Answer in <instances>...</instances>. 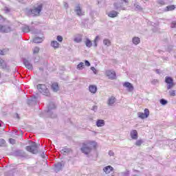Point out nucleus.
<instances>
[{"label":"nucleus","mask_w":176,"mask_h":176,"mask_svg":"<svg viewBox=\"0 0 176 176\" xmlns=\"http://www.w3.org/2000/svg\"><path fill=\"white\" fill-rule=\"evenodd\" d=\"M89 146L90 148H96V146H97V143H96V142H91L87 143V144H84L82 148H81V151L85 155L90 153V151H91V149H90Z\"/></svg>","instance_id":"nucleus-1"},{"label":"nucleus","mask_w":176,"mask_h":176,"mask_svg":"<svg viewBox=\"0 0 176 176\" xmlns=\"http://www.w3.org/2000/svg\"><path fill=\"white\" fill-rule=\"evenodd\" d=\"M42 10V4L34 6V9L31 10V14L33 16H39Z\"/></svg>","instance_id":"nucleus-2"},{"label":"nucleus","mask_w":176,"mask_h":176,"mask_svg":"<svg viewBox=\"0 0 176 176\" xmlns=\"http://www.w3.org/2000/svg\"><path fill=\"white\" fill-rule=\"evenodd\" d=\"M26 150L31 153H38V147L36 146V144L35 142H32V146H27Z\"/></svg>","instance_id":"nucleus-3"},{"label":"nucleus","mask_w":176,"mask_h":176,"mask_svg":"<svg viewBox=\"0 0 176 176\" xmlns=\"http://www.w3.org/2000/svg\"><path fill=\"white\" fill-rule=\"evenodd\" d=\"M165 82L167 83V89L168 90H170V89H173V86H175V84L174 83V80L171 77H166L165 78Z\"/></svg>","instance_id":"nucleus-4"},{"label":"nucleus","mask_w":176,"mask_h":176,"mask_svg":"<svg viewBox=\"0 0 176 176\" xmlns=\"http://www.w3.org/2000/svg\"><path fill=\"white\" fill-rule=\"evenodd\" d=\"M105 75L109 79H116V73L113 70H107Z\"/></svg>","instance_id":"nucleus-5"},{"label":"nucleus","mask_w":176,"mask_h":176,"mask_svg":"<svg viewBox=\"0 0 176 176\" xmlns=\"http://www.w3.org/2000/svg\"><path fill=\"white\" fill-rule=\"evenodd\" d=\"M138 115L141 119H146L148 118V116H149V109H145L144 113L139 112Z\"/></svg>","instance_id":"nucleus-6"},{"label":"nucleus","mask_w":176,"mask_h":176,"mask_svg":"<svg viewBox=\"0 0 176 176\" xmlns=\"http://www.w3.org/2000/svg\"><path fill=\"white\" fill-rule=\"evenodd\" d=\"M131 137L132 140H137L138 138V133L135 130L131 132Z\"/></svg>","instance_id":"nucleus-7"},{"label":"nucleus","mask_w":176,"mask_h":176,"mask_svg":"<svg viewBox=\"0 0 176 176\" xmlns=\"http://www.w3.org/2000/svg\"><path fill=\"white\" fill-rule=\"evenodd\" d=\"M10 28L8 26H0V32H10Z\"/></svg>","instance_id":"nucleus-8"},{"label":"nucleus","mask_w":176,"mask_h":176,"mask_svg":"<svg viewBox=\"0 0 176 176\" xmlns=\"http://www.w3.org/2000/svg\"><path fill=\"white\" fill-rule=\"evenodd\" d=\"M123 86H124V87H127V89H128V90H129V91H132V90H133V89H134L133 87V85L130 82H125V83H124Z\"/></svg>","instance_id":"nucleus-9"},{"label":"nucleus","mask_w":176,"mask_h":176,"mask_svg":"<svg viewBox=\"0 0 176 176\" xmlns=\"http://www.w3.org/2000/svg\"><path fill=\"white\" fill-rule=\"evenodd\" d=\"M112 170H113V168H112L111 166H107L104 168V171L106 173V174H109Z\"/></svg>","instance_id":"nucleus-10"},{"label":"nucleus","mask_w":176,"mask_h":176,"mask_svg":"<svg viewBox=\"0 0 176 176\" xmlns=\"http://www.w3.org/2000/svg\"><path fill=\"white\" fill-rule=\"evenodd\" d=\"M74 42H76L77 43L82 42V35L78 34L77 36H76V37L74 38Z\"/></svg>","instance_id":"nucleus-11"},{"label":"nucleus","mask_w":176,"mask_h":176,"mask_svg":"<svg viewBox=\"0 0 176 176\" xmlns=\"http://www.w3.org/2000/svg\"><path fill=\"white\" fill-rule=\"evenodd\" d=\"M43 41V38L41 37H36L33 39L34 43H41Z\"/></svg>","instance_id":"nucleus-12"},{"label":"nucleus","mask_w":176,"mask_h":176,"mask_svg":"<svg viewBox=\"0 0 176 176\" xmlns=\"http://www.w3.org/2000/svg\"><path fill=\"white\" fill-rule=\"evenodd\" d=\"M109 17H116L118 16V12L116 11H111L108 13Z\"/></svg>","instance_id":"nucleus-13"},{"label":"nucleus","mask_w":176,"mask_h":176,"mask_svg":"<svg viewBox=\"0 0 176 176\" xmlns=\"http://www.w3.org/2000/svg\"><path fill=\"white\" fill-rule=\"evenodd\" d=\"M51 45L52 46V47H54V49H57L59 46L60 44L57 42V41H52L51 43Z\"/></svg>","instance_id":"nucleus-14"},{"label":"nucleus","mask_w":176,"mask_h":176,"mask_svg":"<svg viewBox=\"0 0 176 176\" xmlns=\"http://www.w3.org/2000/svg\"><path fill=\"white\" fill-rule=\"evenodd\" d=\"M89 91H91V93H96V91H97V87L94 86V85H91L89 86Z\"/></svg>","instance_id":"nucleus-15"},{"label":"nucleus","mask_w":176,"mask_h":176,"mask_svg":"<svg viewBox=\"0 0 176 176\" xmlns=\"http://www.w3.org/2000/svg\"><path fill=\"white\" fill-rule=\"evenodd\" d=\"M96 124L98 126V127H102V126H104V122L103 120H99L97 121Z\"/></svg>","instance_id":"nucleus-16"},{"label":"nucleus","mask_w":176,"mask_h":176,"mask_svg":"<svg viewBox=\"0 0 176 176\" xmlns=\"http://www.w3.org/2000/svg\"><path fill=\"white\" fill-rule=\"evenodd\" d=\"M85 45L87 47H91V46L93 45V43L89 38H87V40L85 41Z\"/></svg>","instance_id":"nucleus-17"},{"label":"nucleus","mask_w":176,"mask_h":176,"mask_svg":"<svg viewBox=\"0 0 176 176\" xmlns=\"http://www.w3.org/2000/svg\"><path fill=\"white\" fill-rule=\"evenodd\" d=\"M52 89L54 91H57L58 90V84L56 82L52 84Z\"/></svg>","instance_id":"nucleus-18"},{"label":"nucleus","mask_w":176,"mask_h":176,"mask_svg":"<svg viewBox=\"0 0 176 176\" xmlns=\"http://www.w3.org/2000/svg\"><path fill=\"white\" fill-rule=\"evenodd\" d=\"M37 89H38V90L41 91V93H42V91H43V89H46V86H45V85H38L37 86Z\"/></svg>","instance_id":"nucleus-19"},{"label":"nucleus","mask_w":176,"mask_h":176,"mask_svg":"<svg viewBox=\"0 0 176 176\" xmlns=\"http://www.w3.org/2000/svg\"><path fill=\"white\" fill-rule=\"evenodd\" d=\"M76 14L78 16H82L83 15V12L82 13V11L80 10V7H77L76 10Z\"/></svg>","instance_id":"nucleus-20"},{"label":"nucleus","mask_w":176,"mask_h":176,"mask_svg":"<svg viewBox=\"0 0 176 176\" xmlns=\"http://www.w3.org/2000/svg\"><path fill=\"white\" fill-rule=\"evenodd\" d=\"M133 43L135 44V45H138V43H140V38L138 37H135L133 38Z\"/></svg>","instance_id":"nucleus-21"},{"label":"nucleus","mask_w":176,"mask_h":176,"mask_svg":"<svg viewBox=\"0 0 176 176\" xmlns=\"http://www.w3.org/2000/svg\"><path fill=\"white\" fill-rule=\"evenodd\" d=\"M103 43L104 45H105L106 46H111V41H109V39H104L103 41Z\"/></svg>","instance_id":"nucleus-22"},{"label":"nucleus","mask_w":176,"mask_h":176,"mask_svg":"<svg viewBox=\"0 0 176 176\" xmlns=\"http://www.w3.org/2000/svg\"><path fill=\"white\" fill-rule=\"evenodd\" d=\"M167 9V12L171 11V10H174V9H175V6H168L166 7Z\"/></svg>","instance_id":"nucleus-23"},{"label":"nucleus","mask_w":176,"mask_h":176,"mask_svg":"<svg viewBox=\"0 0 176 176\" xmlns=\"http://www.w3.org/2000/svg\"><path fill=\"white\" fill-rule=\"evenodd\" d=\"M115 103V98L114 97H111L109 100V105H112V104Z\"/></svg>","instance_id":"nucleus-24"},{"label":"nucleus","mask_w":176,"mask_h":176,"mask_svg":"<svg viewBox=\"0 0 176 176\" xmlns=\"http://www.w3.org/2000/svg\"><path fill=\"white\" fill-rule=\"evenodd\" d=\"M85 64L81 62L77 65V69H82V68H83Z\"/></svg>","instance_id":"nucleus-25"},{"label":"nucleus","mask_w":176,"mask_h":176,"mask_svg":"<svg viewBox=\"0 0 176 176\" xmlns=\"http://www.w3.org/2000/svg\"><path fill=\"white\" fill-rule=\"evenodd\" d=\"M25 65L28 69H31L32 68V65L31 63L27 65V62H25Z\"/></svg>","instance_id":"nucleus-26"},{"label":"nucleus","mask_w":176,"mask_h":176,"mask_svg":"<svg viewBox=\"0 0 176 176\" xmlns=\"http://www.w3.org/2000/svg\"><path fill=\"white\" fill-rule=\"evenodd\" d=\"M25 65L28 69H31L32 68V65L31 63L27 65V62H25Z\"/></svg>","instance_id":"nucleus-27"},{"label":"nucleus","mask_w":176,"mask_h":176,"mask_svg":"<svg viewBox=\"0 0 176 176\" xmlns=\"http://www.w3.org/2000/svg\"><path fill=\"white\" fill-rule=\"evenodd\" d=\"M23 31L24 32H30V28L28 26H25L23 28Z\"/></svg>","instance_id":"nucleus-28"},{"label":"nucleus","mask_w":176,"mask_h":176,"mask_svg":"<svg viewBox=\"0 0 176 176\" xmlns=\"http://www.w3.org/2000/svg\"><path fill=\"white\" fill-rule=\"evenodd\" d=\"M38 52H39V47H35L33 49V53L35 54L38 53Z\"/></svg>","instance_id":"nucleus-29"},{"label":"nucleus","mask_w":176,"mask_h":176,"mask_svg":"<svg viewBox=\"0 0 176 176\" xmlns=\"http://www.w3.org/2000/svg\"><path fill=\"white\" fill-rule=\"evenodd\" d=\"M160 103L162 104V105H166V104H167V100H164V99H162L160 100Z\"/></svg>","instance_id":"nucleus-30"},{"label":"nucleus","mask_w":176,"mask_h":176,"mask_svg":"<svg viewBox=\"0 0 176 176\" xmlns=\"http://www.w3.org/2000/svg\"><path fill=\"white\" fill-rule=\"evenodd\" d=\"M169 94L170 96L174 97V96H175V90L170 91Z\"/></svg>","instance_id":"nucleus-31"},{"label":"nucleus","mask_w":176,"mask_h":176,"mask_svg":"<svg viewBox=\"0 0 176 176\" xmlns=\"http://www.w3.org/2000/svg\"><path fill=\"white\" fill-rule=\"evenodd\" d=\"M170 27H171V28H175V27H176V21L172 22V23L170 24Z\"/></svg>","instance_id":"nucleus-32"},{"label":"nucleus","mask_w":176,"mask_h":176,"mask_svg":"<svg viewBox=\"0 0 176 176\" xmlns=\"http://www.w3.org/2000/svg\"><path fill=\"white\" fill-rule=\"evenodd\" d=\"M135 144L138 146H140L142 144V140H137Z\"/></svg>","instance_id":"nucleus-33"},{"label":"nucleus","mask_w":176,"mask_h":176,"mask_svg":"<svg viewBox=\"0 0 176 176\" xmlns=\"http://www.w3.org/2000/svg\"><path fill=\"white\" fill-rule=\"evenodd\" d=\"M10 144H12V145H14V144H16V140H14V139H10Z\"/></svg>","instance_id":"nucleus-34"},{"label":"nucleus","mask_w":176,"mask_h":176,"mask_svg":"<svg viewBox=\"0 0 176 176\" xmlns=\"http://www.w3.org/2000/svg\"><path fill=\"white\" fill-rule=\"evenodd\" d=\"M57 41H58V42H63V36H57Z\"/></svg>","instance_id":"nucleus-35"},{"label":"nucleus","mask_w":176,"mask_h":176,"mask_svg":"<svg viewBox=\"0 0 176 176\" xmlns=\"http://www.w3.org/2000/svg\"><path fill=\"white\" fill-rule=\"evenodd\" d=\"M3 145H5V140H0V146H3Z\"/></svg>","instance_id":"nucleus-36"},{"label":"nucleus","mask_w":176,"mask_h":176,"mask_svg":"<svg viewBox=\"0 0 176 176\" xmlns=\"http://www.w3.org/2000/svg\"><path fill=\"white\" fill-rule=\"evenodd\" d=\"M91 71H93V72H94L95 74H97V70H96V68H94V67H91Z\"/></svg>","instance_id":"nucleus-37"},{"label":"nucleus","mask_w":176,"mask_h":176,"mask_svg":"<svg viewBox=\"0 0 176 176\" xmlns=\"http://www.w3.org/2000/svg\"><path fill=\"white\" fill-rule=\"evenodd\" d=\"M85 65L87 67H90V62L87 61V60H85Z\"/></svg>","instance_id":"nucleus-38"},{"label":"nucleus","mask_w":176,"mask_h":176,"mask_svg":"<svg viewBox=\"0 0 176 176\" xmlns=\"http://www.w3.org/2000/svg\"><path fill=\"white\" fill-rule=\"evenodd\" d=\"M25 63L27 64V65H28V64H30V62H28V60H23V63L25 65Z\"/></svg>","instance_id":"nucleus-39"},{"label":"nucleus","mask_w":176,"mask_h":176,"mask_svg":"<svg viewBox=\"0 0 176 176\" xmlns=\"http://www.w3.org/2000/svg\"><path fill=\"white\" fill-rule=\"evenodd\" d=\"M109 155L110 156H113V155H114L113 151H109Z\"/></svg>","instance_id":"nucleus-40"},{"label":"nucleus","mask_w":176,"mask_h":176,"mask_svg":"<svg viewBox=\"0 0 176 176\" xmlns=\"http://www.w3.org/2000/svg\"><path fill=\"white\" fill-rule=\"evenodd\" d=\"M5 10H6V12H10V9L8 8H5Z\"/></svg>","instance_id":"nucleus-41"},{"label":"nucleus","mask_w":176,"mask_h":176,"mask_svg":"<svg viewBox=\"0 0 176 176\" xmlns=\"http://www.w3.org/2000/svg\"><path fill=\"white\" fill-rule=\"evenodd\" d=\"M98 39H100V37L98 36H97L95 38V42H97V41H98Z\"/></svg>","instance_id":"nucleus-42"},{"label":"nucleus","mask_w":176,"mask_h":176,"mask_svg":"<svg viewBox=\"0 0 176 176\" xmlns=\"http://www.w3.org/2000/svg\"><path fill=\"white\" fill-rule=\"evenodd\" d=\"M0 54L3 55L5 54V52H3V51L0 50Z\"/></svg>","instance_id":"nucleus-43"},{"label":"nucleus","mask_w":176,"mask_h":176,"mask_svg":"<svg viewBox=\"0 0 176 176\" xmlns=\"http://www.w3.org/2000/svg\"><path fill=\"white\" fill-rule=\"evenodd\" d=\"M124 2H125V3H127L129 1L127 0H124Z\"/></svg>","instance_id":"nucleus-44"},{"label":"nucleus","mask_w":176,"mask_h":176,"mask_svg":"<svg viewBox=\"0 0 176 176\" xmlns=\"http://www.w3.org/2000/svg\"><path fill=\"white\" fill-rule=\"evenodd\" d=\"M2 126V124H1V121H0V127Z\"/></svg>","instance_id":"nucleus-45"}]
</instances>
